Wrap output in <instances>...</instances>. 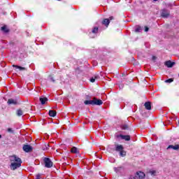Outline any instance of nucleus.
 Segmentation results:
<instances>
[{
  "label": "nucleus",
  "instance_id": "nucleus-29",
  "mask_svg": "<svg viewBox=\"0 0 179 179\" xmlns=\"http://www.w3.org/2000/svg\"><path fill=\"white\" fill-rule=\"evenodd\" d=\"M150 174H151V176H156V171H150Z\"/></svg>",
  "mask_w": 179,
  "mask_h": 179
},
{
  "label": "nucleus",
  "instance_id": "nucleus-8",
  "mask_svg": "<svg viewBox=\"0 0 179 179\" xmlns=\"http://www.w3.org/2000/svg\"><path fill=\"white\" fill-rule=\"evenodd\" d=\"M101 104H103V101L94 97V106H101Z\"/></svg>",
  "mask_w": 179,
  "mask_h": 179
},
{
  "label": "nucleus",
  "instance_id": "nucleus-22",
  "mask_svg": "<svg viewBox=\"0 0 179 179\" xmlns=\"http://www.w3.org/2000/svg\"><path fill=\"white\" fill-rule=\"evenodd\" d=\"M120 155L122 157H125V156H127V152H125V150H124V149L121 151H120Z\"/></svg>",
  "mask_w": 179,
  "mask_h": 179
},
{
  "label": "nucleus",
  "instance_id": "nucleus-17",
  "mask_svg": "<svg viewBox=\"0 0 179 179\" xmlns=\"http://www.w3.org/2000/svg\"><path fill=\"white\" fill-rule=\"evenodd\" d=\"M124 150V146L122 145H116L115 150L116 152H121V150Z\"/></svg>",
  "mask_w": 179,
  "mask_h": 179
},
{
  "label": "nucleus",
  "instance_id": "nucleus-26",
  "mask_svg": "<svg viewBox=\"0 0 179 179\" xmlns=\"http://www.w3.org/2000/svg\"><path fill=\"white\" fill-rule=\"evenodd\" d=\"M122 129H124V131L127 129H129V127L128 126V124H123L122 125Z\"/></svg>",
  "mask_w": 179,
  "mask_h": 179
},
{
  "label": "nucleus",
  "instance_id": "nucleus-11",
  "mask_svg": "<svg viewBox=\"0 0 179 179\" xmlns=\"http://www.w3.org/2000/svg\"><path fill=\"white\" fill-rule=\"evenodd\" d=\"M84 104H85V106H89V104H90L91 106H94V98H93V100L85 101Z\"/></svg>",
  "mask_w": 179,
  "mask_h": 179
},
{
  "label": "nucleus",
  "instance_id": "nucleus-18",
  "mask_svg": "<svg viewBox=\"0 0 179 179\" xmlns=\"http://www.w3.org/2000/svg\"><path fill=\"white\" fill-rule=\"evenodd\" d=\"M49 115L50 117H55L57 115V111L54 110H49Z\"/></svg>",
  "mask_w": 179,
  "mask_h": 179
},
{
  "label": "nucleus",
  "instance_id": "nucleus-28",
  "mask_svg": "<svg viewBox=\"0 0 179 179\" xmlns=\"http://www.w3.org/2000/svg\"><path fill=\"white\" fill-rule=\"evenodd\" d=\"M7 131L9 132L10 134H13L14 131L11 128H8L7 129Z\"/></svg>",
  "mask_w": 179,
  "mask_h": 179
},
{
  "label": "nucleus",
  "instance_id": "nucleus-1",
  "mask_svg": "<svg viewBox=\"0 0 179 179\" xmlns=\"http://www.w3.org/2000/svg\"><path fill=\"white\" fill-rule=\"evenodd\" d=\"M10 170L15 171L17 170V169H20V167H22V159H20V157H17L16 155L10 156Z\"/></svg>",
  "mask_w": 179,
  "mask_h": 179
},
{
  "label": "nucleus",
  "instance_id": "nucleus-2",
  "mask_svg": "<svg viewBox=\"0 0 179 179\" xmlns=\"http://www.w3.org/2000/svg\"><path fill=\"white\" fill-rule=\"evenodd\" d=\"M43 162H44L45 167H46L47 169H51V167H52L53 163L51 162V159L50 158L45 157L43 159Z\"/></svg>",
  "mask_w": 179,
  "mask_h": 179
},
{
  "label": "nucleus",
  "instance_id": "nucleus-3",
  "mask_svg": "<svg viewBox=\"0 0 179 179\" xmlns=\"http://www.w3.org/2000/svg\"><path fill=\"white\" fill-rule=\"evenodd\" d=\"M22 150L26 153H30V152H33V147L29 144H25L22 147Z\"/></svg>",
  "mask_w": 179,
  "mask_h": 179
},
{
  "label": "nucleus",
  "instance_id": "nucleus-30",
  "mask_svg": "<svg viewBox=\"0 0 179 179\" xmlns=\"http://www.w3.org/2000/svg\"><path fill=\"white\" fill-rule=\"evenodd\" d=\"M36 179H43V178H41V174H40V173L37 174Z\"/></svg>",
  "mask_w": 179,
  "mask_h": 179
},
{
  "label": "nucleus",
  "instance_id": "nucleus-21",
  "mask_svg": "<svg viewBox=\"0 0 179 179\" xmlns=\"http://www.w3.org/2000/svg\"><path fill=\"white\" fill-rule=\"evenodd\" d=\"M92 33H93L94 34H97V33H99V27H95L92 29Z\"/></svg>",
  "mask_w": 179,
  "mask_h": 179
},
{
  "label": "nucleus",
  "instance_id": "nucleus-25",
  "mask_svg": "<svg viewBox=\"0 0 179 179\" xmlns=\"http://www.w3.org/2000/svg\"><path fill=\"white\" fill-rule=\"evenodd\" d=\"M49 82H52L53 83H55V79L52 76H49Z\"/></svg>",
  "mask_w": 179,
  "mask_h": 179
},
{
  "label": "nucleus",
  "instance_id": "nucleus-13",
  "mask_svg": "<svg viewBox=\"0 0 179 179\" xmlns=\"http://www.w3.org/2000/svg\"><path fill=\"white\" fill-rule=\"evenodd\" d=\"M1 31H3V33H9V31H10L6 25L1 27Z\"/></svg>",
  "mask_w": 179,
  "mask_h": 179
},
{
  "label": "nucleus",
  "instance_id": "nucleus-36",
  "mask_svg": "<svg viewBox=\"0 0 179 179\" xmlns=\"http://www.w3.org/2000/svg\"><path fill=\"white\" fill-rule=\"evenodd\" d=\"M153 1H154V2H157V0H153Z\"/></svg>",
  "mask_w": 179,
  "mask_h": 179
},
{
  "label": "nucleus",
  "instance_id": "nucleus-14",
  "mask_svg": "<svg viewBox=\"0 0 179 179\" xmlns=\"http://www.w3.org/2000/svg\"><path fill=\"white\" fill-rule=\"evenodd\" d=\"M7 103L8 104H13L14 106H16V104H17V101L13 99H9Z\"/></svg>",
  "mask_w": 179,
  "mask_h": 179
},
{
  "label": "nucleus",
  "instance_id": "nucleus-16",
  "mask_svg": "<svg viewBox=\"0 0 179 179\" xmlns=\"http://www.w3.org/2000/svg\"><path fill=\"white\" fill-rule=\"evenodd\" d=\"M16 115H17V117H22V115H23V110L20 108L17 109L16 110Z\"/></svg>",
  "mask_w": 179,
  "mask_h": 179
},
{
  "label": "nucleus",
  "instance_id": "nucleus-35",
  "mask_svg": "<svg viewBox=\"0 0 179 179\" xmlns=\"http://www.w3.org/2000/svg\"><path fill=\"white\" fill-rule=\"evenodd\" d=\"M1 138H2V135L0 134V139H1Z\"/></svg>",
  "mask_w": 179,
  "mask_h": 179
},
{
  "label": "nucleus",
  "instance_id": "nucleus-15",
  "mask_svg": "<svg viewBox=\"0 0 179 179\" xmlns=\"http://www.w3.org/2000/svg\"><path fill=\"white\" fill-rule=\"evenodd\" d=\"M102 24H104L106 27H108V24H110V20L109 19H103L102 21Z\"/></svg>",
  "mask_w": 179,
  "mask_h": 179
},
{
  "label": "nucleus",
  "instance_id": "nucleus-37",
  "mask_svg": "<svg viewBox=\"0 0 179 179\" xmlns=\"http://www.w3.org/2000/svg\"><path fill=\"white\" fill-rule=\"evenodd\" d=\"M57 1H61V0H57Z\"/></svg>",
  "mask_w": 179,
  "mask_h": 179
},
{
  "label": "nucleus",
  "instance_id": "nucleus-24",
  "mask_svg": "<svg viewBox=\"0 0 179 179\" xmlns=\"http://www.w3.org/2000/svg\"><path fill=\"white\" fill-rule=\"evenodd\" d=\"M71 153H78V148L76 147H73L71 150Z\"/></svg>",
  "mask_w": 179,
  "mask_h": 179
},
{
  "label": "nucleus",
  "instance_id": "nucleus-19",
  "mask_svg": "<svg viewBox=\"0 0 179 179\" xmlns=\"http://www.w3.org/2000/svg\"><path fill=\"white\" fill-rule=\"evenodd\" d=\"M100 77L99 76H94V77L90 78V82L92 83H94L97 79H99Z\"/></svg>",
  "mask_w": 179,
  "mask_h": 179
},
{
  "label": "nucleus",
  "instance_id": "nucleus-27",
  "mask_svg": "<svg viewBox=\"0 0 179 179\" xmlns=\"http://www.w3.org/2000/svg\"><path fill=\"white\" fill-rule=\"evenodd\" d=\"M166 83H171L172 82H174V78H169L168 80H166Z\"/></svg>",
  "mask_w": 179,
  "mask_h": 179
},
{
  "label": "nucleus",
  "instance_id": "nucleus-5",
  "mask_svg": "<svg viewBox=\"0 0 179 179\" xmlns=\"http://www.w3.org/2000/svg\"><path fill=\"white\" fill-rule=\"evenodd\" d=\"M166 149L167 150L173 149V150H179V144L175 143V145H169Z\"/></svg>",
  "mask_w": 179,
  "mask_h": 179
},
{
  "label": "nucleus",
  "instance_id": "nucleus-4",
  "mask_svg": "<svg viewBox=\"0 0 179 179\" xmlns=\"http://www.w3.org/2000/svg\"><path fill=\"white\" fill-rule=\"evenodd\" d=\"M161 16L164 18L169 17V16H170V11L167 9L162 10Z\"/></svg>",
  "mask_w": 179,
  "mask_h": 179
},
{
  "label": "nucleus",
  "instance_id": "nucleus-6",
  "mask_svg": "<svg viewBox=\"0 0 179 179\" xmlns=\"http://www.w3.org/2000/svg\"><path fill=\"white\" fill-rule=\"evenodd\" d=\"M176 62H171L170 60L165 62L164 65L167 66V68H173Z\"/></svg>",
  "mask_w": 179,
  "mask_h": 179
},
{
  "label": "nucleus",
  "instance_id": "nucleus-34",
  "mask_svg": "<svg viewBox=\"0 0 179 179\" xmlns=\"http://www.w3.org/2000/svg\"><path fill=\"white\" fill-rule=\"evenodd\" d=\"M129 179H136V178L135 176H130Z\"/></svg>",
  "mask_w": 179,
  "mask_h": 179
},
{
  "label": "nucleus",
  "instance_id": "nucleus-10",
  "mask_svg": "<svg viewBox=\"0 0 179 179\" xmlns=\"http://www.w3.org/2000/svg\"><path fill=\"white\" fill-rule=\"evenodd\" d=\"M144 107L145 110H152V103L150 101H147L144 103Z\"/></svg>",
  "mask_w": 179,
  "mask_h": 179
},
{
  "label": "nucleus",
  "instance_id": "nucleus-7",
  "mask_svg": "<svg viewBox=\"0 0 179 179\" xmlns=\"http://www.w3.org/2000/svg\"><path fill=\"white\" fill-rule=\"evenodd\" d=\"M117 138H121L122 139H124V141H131V136L129 135H122L120 134L117 136Z\"/></svg>",
  "mask_w": 179,
  "mask_h": 179
},
{
  "label": "nucleus",
  "instance_id": "nucleus-32",
  "mask_svg": "<svg viewBox=\"0 0 179 179\" xmlns=\"http://www.w3.org/2000/svg\"><path fill=\"white\" fill-rule=\"evenodd\" d=\"M145 31H149V27L147 26L145 27Z\"/></svg>",
  "mask_w": 179,
  "mask_h": 179
},
{
  "label": "nucleus",
  "instance_id": "nucleus-20",
  "mask_svg": "<svg viewBox=\"0 0 179 179\" xmlns=\"http://www.w3.org/2000/svg\"><path fill=\"white\" fill-rule=\"evenodd\" d=\"M13 68H17V69H20V71H26V68L24 67H22L20 66H17V65H13Z\"/></svg>",
  "mask_w": 179,
  "mask_h": 179
},
{
  "label": "nucleus",
  "instance_id": "nucleus-9",
  "mask_svg": "<svg viewBox=\"0 0 179 179\" xmlns=\"http://www.w3.org/2000/svg\"><path fill=\"white\" fill-rule=\"evenodd\" d=\"M39 101L41 102L42 106H44V104H45V103H47V101H48V98H47L45 96H41L39 98Z\"/></svg>",
  "mask_w": 179,
  "mask_h": 179
},
{
  "label": "nucleus",
  "instance_id": "nucleus-12",
  "mask_svg": "<svg viewBox=\"0 0 179 179\" xmlns=\"http://www.w3.org/2000/svg\"><path fill=\"white\" fill-rule=\"evenodd\" d=\"M136 175H137L138 178H139V179H143L145 177V173L141 172V171L136 172Z\"/></svg>",
  "mask_w": 179,
  "mask_h": 179
},
{
  "label": "nucleus",
  "instance_id": "nucleus-23",
  "mask_svg": "<svg viewBox=\"0 0 179 179\" xmlns=\"http://www.w3.org/2000/svg\"><path fill=\"white\" fill-rule=\"evenodd\" d=\"M141 30H142V28L141 27V26H136L134 31L136 33H139Z\"/></svg>",
  "mask_w": 179,
  "mask_h": 179
},
{
  "label": "nucleus",
  "instance_id": "nucleus-33",
  "mask_svg": "<svg viewBox=\"0 0 179 179\" xmlns=\"http://www.w3.org/2000/svg\"><path fill=\"white\" fill-rule=\"evenodd\" d=\"M108 20H109V21H110V20H114V17L111 16V17H109Z\"/></svg>",
  "mask_w": 179,
  "mask_h": 179
},
{
  "label": "nucleus",
  "instance_id": "nucleus-31",
  "mask_svg": "<svg viewBox=\"0 0 179 179\" xmlns=\"http://www.w3.org/2000/svg\"><path fill=\"white\" fill-rule=\"evenodd\" d=\"M152 61H156V59H157V57H156V56H152Z\"/></svg>",
  "mask_w": 179,
  "mask_h": 179
}]
</instances>
